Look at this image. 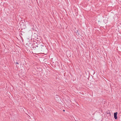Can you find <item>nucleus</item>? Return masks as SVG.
<instances>
[{
	"label": "nucleus",
	"mask_w": 121,
	"mask_h": 121,
	"mask_svg": "<svg viewBox=\"0 0 121 121\" xmlns=\"http://www.w3.org/2000/svg\"><path fill=\"white\" fill-rule=\"evenodd\" d=\"M40 44H38L36 42L33 43V44H32L31 48H32V49H33L36 51V48H38Z\"/></svg>",
	"instance_id": "obj_1"
},
{
	"label": "nucleus",
	"mask_w": 121,
	"mask_h": 121,
	"mask_svg": "<svg viewBox=\"0 0 121 121\" xmlns=\"http://www.w3.org/2000/svg\"><path fill=\"white\" fill-rule=\"evenodd\" d=\"M39 46L38 48H37L36 51H40L42 52H43L45 49H46V47L43 45H39Z\"/></svg>",
	"instance_id": "obj_2"
},
{
	"label": "nucleus",
	"mask_w": 121,
	"mask_h": 121,
	"mask_svg": "<svg viewBox=\"0 0 121 121\" xmlns=\"http://www.w3.org/2000/svg\"><path fill=\"white\" fill-rule=\"evenodd\" d=\"M117 112H115L114 113V118L115 119H117Z\"/></svg>",
	"instance_id": "obj_3"
},
{
	"label": "nucleus",
	"mask_w": 121,
	"mask_h": 121,
	"mask_svg": "<svg viewBox=\"0 0 121 121\" xmlns=\"http://www.w3.org/2000/svg\"><path fill=\"white\" fill-rule=\"evenodd\" d=\"M107 114H110V113L109 111H107Z\"/></svg>",
	"instance_id": "obj_4"
},
{
	"label": "nucleus",
	"mask_w": 121,
	"mask_h": 121,
	"mask_svg": "<svg viewBox=\"0 0 121 121\" xmlns=\"http://www.w3.org/2000/svg\"><path fill=\"white\" fill-rule=\"evenodd\" d=\"M14 63H15L16 64H19V63L17 62H14Z\"/></svg>",
	"instance_id": "obj_5"
},
{
	"label": "nucleus",
	"mask_w": 121,
	"mask_h": 121,
	"mask_svg": "<svg viewBox=\"0 0 121 121\" xmlns=\"http://www.w3.org/2000/svg\"><path fill=\"white\" fill-rule=\"evenodd\" d=\"M63 111H65V110H63Z\"/></svg>",
	"instance_id": "obj_6"
}]
</instances>
